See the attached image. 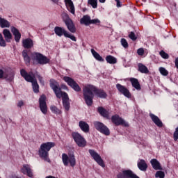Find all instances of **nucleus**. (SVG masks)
I'll return each mask as SVG.
<instances>
[{
    "label": "nucleus",
    "instance_id": "nucleus-49",
    "mask_svg": "<svg viewBox=\"0 0 178 178\" xmlns=\"http://www.w3.org/2000/svg\"><path fill=\"white\" fill-rule=\"evenodd\" d=\"M175 66H176L177 69H178V57L176 58V59H175Z\"/></svg>",
    "mask_w": 178,
    "mask_h": 178
},
{
    "label": "nucleus",
    "instance_id": "nucleus-12",
    "mask_svg": "<svg viewBox=\"0 0 178 178\" xmlns=\"http://www.w3.org/2000/svg\"><path fill=\"white\" fill-rule=\"evenodd\" d=\"M111 122L115 124V126H124L127 127L129 124L123 120V118H120L119 115H114L111 117Z\"/></svg>",
    "mask_w": 178,
    "mask_h": 178
},
{
    "label": "nucleus",
    "instance_id": "nucleus-44",
    "mask_svg": "<svg viewBox=\"0 0 178 178\" xmlns=\"http://www.w3.org/2000/svg\"><path fill=\"white\" fill-rule=\"evenodd\" d=\"M137 54L140 56H143L144 55V49L143 48L138 49L137 51Z\"/></svg>",
    "mask_w": 178,
    "mask_h": 178
},
{
    "label": "nucleus",
    "instance_id": "nucleus-38",
    "mask_svg": "<svg viewBox=\"0 0 178 178\" xmlns=\"http://www.w3.org/2000/svg\"><path fill=\"white\" fill-rule=\"evenodd\" d=\"M0 47H6V40L3 39V36L0 33Z\"/></svg>",
    "mask_w": 178,
    "mask_h": 178
},
{
    "label": "nucleus",
    "instance_id": "nucleus-52",
    "mask_svg": "<svg viewBox=\"0 0 178 178\" xmlns=\"http://www.w3.org/2000/svg\"><path fill=\"white\" fill-rule=\"evenodd\" d=\"M106 0H99V2H100L101 3H105V1Z\"/></svg>",
    "mask_w": 178,
    "mask_h": 178
},
{
    "label": "nucleus",
    "instance_id": "nucleus-34",
    "mask_svg": "<svg viewBox=\"0 0 178 178\" xmlns=\"http://www.w3.org/2000/svg\"><path fill=\"white\" fill-rule=\"evenodd\" d=\"M50 110L53 113H56V115H60V113H62V111H60V110H59L56 106H51Z\"/></svg>",
    "mask_w": 178,
    "mask_h": 178
},
{
    "label": "nucleus",
    "instance_id": "nucleus-37",
    "mask_svg": "<svg viewBox=\"0 0 178 178\" xmlns=\"http://www.w3.org/2000/svg\"><path fill=\"white\" fill-rule=\"evenodd\" d=\"M156 178H165V172L163 171H157L155 174Z\"/></svg>",
    "mask_w": 178,
    "mask_h": 178
},
{
    "label": "nucleus",
    "instance_id": "nucleus-18",
    "mask_svg": "<svg viewBox=\"0 0 178 178\" xmlns=\"http://www.w3.org/2000/svg\"><path fill=\"white\" fill-rule=\"evenodd\" d=\"M11 32L15 37V42H19L20 39L22 38V34L20 33L19 30L15 26H11Z\"/></svg>",
    "mask_w": 178,
    "mask_h": 178
},
{
    "label": "nucleus",
    "instance_id": "nucleus-8",
    "mask_svg": "<svg viewBox=\"0 0 178 178\" xmlns=\"http://www.w3.org/2000/svg\"><path fill=\"white\" fill-rule=\"evenodd\" d=\"M94 126L96 130L102 133V134H104L105 136H109V134H111L109 129L105 124H104V123L100 122H95Z\"/></svg>",
    "mask_w": 178,
    "mask_h": 178
},
{
    "label": "nucleus",
    "instance_id": "nucleus-26",
    "mask_svg": "<svg viewBox=\"0 0 178 178\" xmlns=\"http://www.w3.org/2000/svg\"><path fill=\"white\" fill-rule=\"evenodd\" d=\"M138 70L140 72V73H143L144 74H147V73H149V70H148V67L145 66L143 63H138Z\"/></svg>",
    "mask_w": 178,
    "mask_h": 178
},
{
    "label": "nucleus",
    "instance_id": "nucleus-48",
    "mask_svg": "<svg viewBox=\"0 0 178 178\" xmlns=\"http://www.w3.org/2000/svg\"><path fill=\"white\" fill-rule=\"evenodd\" d=\"M38 79L39 81H40V83L44 84V81H42V78L41 77V76H38Z\"/></svg>",
    "mask_w": 178,
    "mask_h": 178
},
{
    "label": "nucleus",
    "instance_id": "nucleus-40",
    "mask_svg": "<svg viewBox=\"0 0 178 178\" xmlns=\"http://www.w3.org/2000/svg\"><path fill=\"white\" fill-rule=\"evenodd\" d=\"M160 55L163 59H169V54H168L163 50L160 51Z\"/></svg>",
    "mask_w": 178,
    "mask_h": 178
},
{
    "label": "nucleus",
    "instance_id": "nucleus-2",
    "mask_svg": "<svg viewBox=\"0 0 178 178\" xmlns=\"http://www.w3.org/2000/svg\"><path fill=\"white\" fill-rule=\"evenodd\" d=\"M50 87L57 98H63V107L67 112L70 109V102H69V95H67V93L62 91V89L59 86V83L55 80H50Z\"/></svg>",
    "mask_w": 178,
    "mask_h": 178
},
{
    "label": "nucleus",
    "instance_id": "nucleus-4",
    "mask_svg": "<svg viewBox=\"0 0 178 178\" xmlns=\"http://www.w3.org/2000/svg\"><path fill=\"white\" fill-rule=\"evenodd\" d=\"M20 74L22 77L28 81V83H32L33 90L34 92H40V86L37 83V79H35V75L33 72H26V70L22 69L20 70Z\"/></svg>",
    "mask_w": 178,
    "mask_h": 178
},
{
    "label": "nucleus",
    "instance_id": "nucleus-42",
    "mask_svg": "<svg viewBox=\"0 0 178 178\" xmlns=\"http://www.w3.org/2000/svg\"><path fill=\"white\" fill-rule=\"evenodd\" d=\"M65 38H70V40H72V41H76L75 36L73 35H70V33H69V32H67V35H65Z\"/></svg>",
    "mask_w": 178,
    "mask_h": 178
},
{
    "label": "nucleus",
    "instance_id": "nucleus-1",
    "mask_svg": "<svg viewBox=\"0 0 178 178\" xmlns=\"http://www.w3.org/2000/svg\"><path fill=\"white\" fill-rule=\"evenodd\" d=\"M83 94L84 101L88 106H91L92 105L94 94L96 97H98V98H106V97H108V95H106V92H105L104 90L98 89L92 85H86L83 86Z\"/></svg>",
    "mask_w": 178,
    "mask_h": 178
},
{
    "label": "nucleus",
    "instance_id": "nucleus-16",
    "mask_svg": "<svg viewBox=\"0 0 178 178\" xmlns=\"http://www.w3.org/2000/svg\"><path fill=\"white\" fill-rule=\"evenodd\" d=\"M21 172L24 175H27L29 177H33V170H31V168L29 165H24L22 168L21 169Z\"/></svg>",
    "mask_w": 178,
    "mask_h": 178
},
{
    "label": "nucleus",
    "instance_id": "nucleus-33",
    "mask_svg": "<svg viewBox=\"0 0 178 178\" xmlns=\"http://www.w3.org/2000/svg\"><path fill=\"white\" fill-rule=\"evenodd\" d=\"M97 111L101 116H103V118H108V116H109V113L103 107H99Z\"/></svg>",
    "mask_w": 178,
    "mask_h": 178
},
{
    "label": "nucleus",
    "instance_id": "nucleus-3",
    "mask_svg": "<svg viewBox=\"0 0 178 178\" xmlns=\"http://www.w3.org/2000/svg\"><path fill=\"white\" fill-rule=\"evenodd\" d=\"M55 147V143L54 142H47L43 143L40 145L38 150V155L41 159H43L44 162L51 163V159H49V151L51 148Z\"/></svg>",
    "mask_w": 178,
    "mask_h": 178
},
{
    "label": "nucleus",
    "instance_id": "nucleus-39",
    "mask_svg": "<svg viewBox=\"0 0 178 178\" xmlns=\"http://www.w3.org/2000/svg\"><path fill=\"white\" fill-rule=\"evenodd\" d=\"M120 42L121 45H122L124 48H129V43L127 42V40H126V39L122 38Z\"/></svg>",
    "mask_w": 178,
    "mask_h": 178
},
{
    "label": "nucleus",
    "instance_id": "nucleus-51",
    "mask_svg": "<svg viewBox=\"0 0 178 178\" xmlns=\"http://www.w3.org/2000/svg\"><path fill=\"white\" fill-rule=\"evenodd\" d=\"M51 1L54 3H58V2H59V0H51Z\"/></svg>",
    "mask_w": 178,
    "mask_h": 178
},
{
    "label": "nucleus",
    "instance_id": "nucleus-19",
    "mask_svg": "<svg viewBox=\"0 0 178 178\" xmlns=\"http://www.w3.org/2000/svg\"><path fill=\"white\" fill-rule=\"evenodd\" d=\"M67 9L72 13L74 15L75 9H74V4H73V1L72 0H64Z\"/></svg>",
    "mask_w": 178,
    "mask_h": 178
},
{
    "label": "nucleus",
    "instance_id": "nucleus-17",
    "mask_svg": "<svg viewBox=\"0 0 178 178\" xmlns=\"http://www.w3.org/2000/svg\"><path fill=\"white\" fill-rule=\"evenodd\" d=\"M22 47L26 49H30L34 47V42L31 38H26L22 40Z\"/></svg>",
    "mask_w": 178,
    "mask_h": 178
},
{
    "label": "nucleus",
    "instance_id": "nucleus-35",
    "mask_svg": "<svg viewBox=\"0 0 178 178\" xmlns=\"http://www.w3.org/2000/svg\"><path fill=\"white\" fill-rule=\"evenodd\" d=\"M88 3L89 5H91L93 9H97V7L98 6L97 0H88Z\"/></svg>",
    "mask_w": 178,
    "mask_h": 178
},
{
    "label": "nucleus",
    "instance_id": "nucleus-27",
    "mask_svg": "<svg viewBox=\"0 0 178 178\" xmlns=\"http://www.w3.org/2000/svg\"><path fill=\"white\" fill-rule=\"evenodd\" d=\"M3 34L6 42H10L12 40V33L9 29H3Z\"/></svg>",
    "mask_w": 178,
    "mask_h": 178
},
{
    "label": "nucleus",
    "instance_id": "nucleus-14",
    "mask_svg": "<svg viewBox=\"0 0 178 178\" xmlns=\"http://www.w3.org/2000/svg\"><path fill=\"white\" fill-rule=\"evenodd\" d=\"M116 88L118 90L119 92L122 94L124 97L127 98H131V94L130 93V91L126 86H123L120 83H117L116 84Z\"/></svg>",
    "mask_w": 178,
    "mask_h": 178
},
{
    "label": "nucleus",
    "instance_id": "nucleus-9",
    "mask_svg": "<svg viewBox=\"0 0 178 178\" xmlns=\"http://www.w3.org/2000/svg\"><path fill=\"white\" fill-rule=\"evenodd\" d=\"M72 136L74 138V141H75L78 147H84L86 145H87V141H86V139H84L83 137L80 135V134L74 132L72 133Z\"/></svg>",
    "mask_w": 178,
    "mask_h": 178
},
{
    "label": "nucleus",
    "instance_id": "nucleus-28",
    "mask_svg": "<svg viewBox=\"0 0 178 178\" xmlns=\"http://www.w3.org/2000/svg\"><path fill=\"white\" fill-rule=\"evenodd\" d=\"M4 79H6L7 81H13L15 79V72L10 70V71H8L7 73H5Z\"/></svg>",
    "mask_w": 178,
    "mask_h": 178
},
{
    "label": "nucleus",
    "instance_id": "nucleus-25",
    "mask_svg": "<svg viewBox=\"0 0 178 178\" xmlns=\"http://www.w3.org/2000/svg\"><path fill=\"white\" fill-rule=\"evenodd\" d=\"M90 51L93 58H95L96 60H98V62H105V60L102 56H101V55H99V54H98L94 49H91Z\"/></svg>",
    "mask_w": 178,
    "mask_h": 178
},
{
    "label": "nucleus",
    "instance_id": "nucleus-46",
    "mask_svg": "<svg viewBox=\"0 0 178 178\" xmlns=\"http://www.w3.org/2000/svg\"><path fill=\"white\" fill-rule=\"evenodd\" d=\"M5 77V73H3V70H0V79H3Z\"/></svg>",
    "mask_w": 178,
    "mask_h": 178
},
{
    "label": "nucleus",
    "instance_id": "nucleus-23",
    "mask_svg": "<svg viewBox=\"0 0 178 178\" xmlns=\"http://www.w3.org/2000/svg\"><path fill=\"white\" fill-rule=\"evenodd\" d=\"M81 24H84L85 26H90L91 24V17L90 15H84L80 19Z\"/></svg>",
    "mask_w": 178,
    "mask_h": 178
},
{
    "label": "nucleus",
    "instance_id": "nucleus-30",
    "mask_svg": "<svg viewBox=\"0 0 178 178\" xmlns=\"http://www.w3.org/2000/svg\"><path fill=\"white\" fill-rule=\"evenodd\" d=\"M138 168L140 169V170L145 172L148 168V165H147V163H145V160H140V161L138 162Z\"/></svg>",
    "mask_w": 178,
    "mask_h": 178
},
{
    "label": "nucleus",
    "instance_id": "nucleus-21",
    "mask_svg": "<svg viewBox=\"0 0 178 178\" xmlns=\"http://www.w3.org/2000/svg\"><path fill=\"white\" fill-rule=\"evenodd\" d=\"M150 163L155 170H162V167L161 166V163L158 160L153 159L150 161Z\"/></svg>",
    "mask_w": 178,
    "mask_h": 178
},
{
    "label": "nucleus",
    "instance_id": "nucleus-22",
    "mask_svg": "<svg viewBox=\"0 0 178 178\" xmlns=\"http://www.w3.org/2000/svg\"><path fill=\"white\" fill-rule=\"evenodd\" d=\"M79 124L81 130H82V131L84 133H88V131H90V125H88L87 122L84 121H80Z\"/></svg>",
    "mask_w": 178,
    "mask_h": 178
},
{
    "label": "nucleus",
    "instance_id": "nucleus-32",
    "mask_svg": "<svg viewBox=\"0 0 178 178\" xmlns=\"http://www.w3.org/2000/svg\"><path fill=\"white\" fill-rule=\"evenodd\" d=\"M22 56L24 58V60L27 66L30 65V56H29V54H27V50H24L22 51Z\"/></svg>",
    "mask_w": 178,
    "mask_h": 178
},
{
    "label": "nucleus",
    "instance_id": "nucleus-20",
    "mask_svg": "<svg viewBox=\"0 0 178 178\" xmlns=\"http://www.w3.org/2000/svg\"><path fill=\"white\" fill-rule=\"evenodd\" d=\"M149 116H150L152 122H154V124H156L158 127H162V126H163L162 121H161V120L159 119V118H158V116H156L152 113H150Z\"/></svg>",
    "mask_w": 178,
    "mask_h": 178
},
{
    "label": "nucleus",
    "instance_id": "nucleus-41",
    "mask_svg": "<svg viewBox=\"0 0 178 178\" xmlns=\"http://www.w3.org/2000/svg\"><path fill=\"white\" fill-rule=\"evenodd\" d=\"M129 37L131 40H132V41H136V40H137V36H136V34L134 32H130Z\"/></svg>",
    "mask_w": 178,
    "mask_h": 178
},
{
    "label": "nucleus",
    "instance_id": "nucleus-43",
    "mask_svg": "<svg viewBox=\"0 0 178 178\" xmlns=\"http://www.w3.org/2000/svg\"><path fill=\"white\" fill-rule=\"evenodd\" d=\"M101 21L98 19H90V24H98Z\"/></svg>",
    "mask_w": 178,
    "mask_h": 178
},
{
    "label": "nucleus",
    "instance_id": "nucleus-15",
    "mask_svg": "<svg viewBox=\"0 0 178 178\" xmlns=\"http://www.w3.org/2000/svg\"><path fill=\"white\" fill-rule=\"evenodd\" d=\"M54 33L56 35H58V37H62V35L66 37V35L67 34V31H66V29H65V28L63 27L56 26L54 28Z\"/></svg>",
    "mask_w": 178,
    "mask_h": 178
},
{
    "label": "nucleus",
    "instance_id": "nucleus-10",
    "mask_svg": "<svg viewBox=\"0 0 178 178\" xmlns=\"http://www.w3.org/2000/svg\"><path fill=\"white\" fill-rule=\"evenodd\" d=\"M33 60H35L39 65H47V63H49L48 58L40 53H34L33 54Z\"/></svg>",
    "mask_w": 178,
    "mask_h": 178
},
{
    "label": "nucleus",
    "instance_id": "nucleus-5",
    "mask_svg": "<svg viewBox=\"0 0 178 178\" xmlns=\"http://www.w3.org/2000/svg\"><path fill=\"white\" fill-rule=\"evenodd\" d=\"M62 162L64 166H71V168H74L76 166V156L74 154H62Z\"/></svg>",
    "mask_w": 178,
    "mask_h": 178
},
{
    "label": "nucleus",
    "instance_id": "nucleus-29",
    "mask_svg": "<svg viewBox=\"0 0 178 178\" xmlns=\"http://www.w3.org/2000/svg\"><path fill=\"white\" fill-rule=\"evenodd\" d=\"M0 27H1V29H8V27H10V22H9V21L6 20L5 18L0 17Z\"/></svg>",
    "mask_w": 178,
    "mask_h": 178
},
{
    "label": "nucleus",
    "instance_id": "nucleus-6",
    "mask_svg": "<svg viewBox=\"0 0 178 178\" xmlns=\"http://www.w3.org/2000/svg\"><path fill=\"white\" fill-rule=\"evenodd\" d=\"M61 17L64 23H65V26H67L69 31H70V33H76V26L73 23V20H72V19H70L69 17V15H67L66 13H63L61 14Z\"/></svg>",
    "mask_w": 178,
    "mask_h": 178
},
{
    "label": "nucleus",
    "instance_id": "nucleus-7",
    "mask_svg": "<svg viewBox=\"0 0 178 178\" xmlns=\"http://www.w3.org/2000/svg\"><path fill=\"white\" fill-rule=\"evenodd\" d=\"M63 80L65 81V83H67L68 86H70V87H71V88H72L76 92H80V91H81V88H80L79 83H76V81L73 79V78L64 76Z\"/></svg>",
    "mask_w": 178,
    "mask_h": 178
},
{
    "label": "nucleus",
    "instance_id": "nucleus-47",
    "mask_svg": "<svg viewBox=\"0 0 178 178\" xmlns=\"http://www.w3.org/2000/svg\"><path fill=\"white\" fill-rule=\"evenodd\" d=\"M117 2V8H120L122 4L120 3V0H115Z\"/></svg>",
    "mask_w": 178,
    "mask_h": 178
},
{
    "label": "nucleus",
    "instance_id": "nucleus-13",
    "mask_svg": "<svg viewBox=\"0 0 178 178\" xmlns=\"http://www.w3.org/2000/svg\"><path fill=\"white\" fill-rule=\"evenodd\" d=\"M39 105L41 112L44 115H47L48 112V107L47 106V97L45 95H42L39 99Z\"/></svg>",
    "mask_w": 178,
    "mask_h": 178
},
{
    "label": "nucleus",
    "instance_id": "nucleus-50",
    "mask_svg": "<svg viewBox=\"0 0 178 178\" xmlns=\"http://www.w3.org/2000/svg\"><path fill=\"white\" fill-rule=\"evenodd\" d=\"M62 88H63L64 90H67V86H66L65 85H63Z\"/></svg>",
    "mask_w": 178,
    "mask_h": 178
},
{
    "label": "nucleus",
    "instance_id": "nucleus-45",
    "mask_svg": "<svg viewBox=\"0 0 178 178\" xmlns=\"http://www.w3.org/2000/svg\"><path fill=\"white\" fill-rule=\"evenodd\" d=\"M24 105V102H23V100H20L18 102V103L17 104V106L18 108H22V106H23Z\"/></svg>",
    "mask_w": 178,
    "mask_h": 178
},
{
    "label": "nucleus",
    "instance_id": "nucleus-11",
    "mask_svg": "<svg viewBox=\"0 0 178 178\" xmlns=\"http://www.w3.org/2000/svg\"><path fill=\"white\" fill-rule=\"evenodd\" d=\"M88 152L92 158H93L94 161H95V162H97L99 166H102V168H105V163H104V160H102V157H101V156H99L97 152L91 149H90Z\"/></svg>",
    "mask_w": 178,
    "mask_h": 178
},
{
    "label": "nucleus",
    "instance_id": "nucleus-24",
    "mask_svg": "<svg viewBox=\"0 0 178 178\" xmlns=\"http://www.w3.org/2000/svg\"><path fill=\"white\" fill-rule=\"evenodd\" d=\"M129 81H131L132 87L136 88V90H141V86L140 85V82H138V79L136 78H130Z\"/></svg>",
    "mask_w": 178,
    "mask_h": 178
},
{
    "label": "nucleus",
    "instance_id": "nucleus-36",
    "mask_svg": "<svg viewBox=\"0 0 178 178\" xmlns=\"http://www.w3.org/2000/svg\"><path fill=\"white\" fill-rule=\"evenodd\" d=\"M161 74H162V76H168V74H169V72L168 70H166V69H165V67H161L159 69Z\"/></svg>",
    "mask_w": 178,
    "mask_h": 178
},
{
    "label": "nucleus",
    "instance_id": "nucleus-31",
    "mask_svg": "<svg viewBox=\"0 0 178 178\" xmlns=\"http://www.w3.org/2000/svg\"><path fill=\"white\" fill-rule=\"evenodd\" d=\"M106 60L107 63H110V65H115V63H118V59L111 55L106 56Z\"/></svg>",
    "mask_w": 178,
    "mask_h": 178
}]
</instances>
